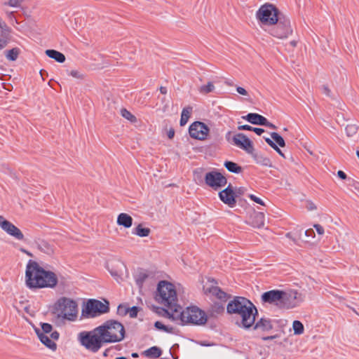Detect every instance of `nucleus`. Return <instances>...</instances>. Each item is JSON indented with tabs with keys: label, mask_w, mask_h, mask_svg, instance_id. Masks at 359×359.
I'll return each instance as SVG.
<instances>
[{
	"label": "nucleus",
	"mask_w": 359,
	"mask_h": 359,
	"mask_svg": "<svg viewBox=\"0 0 359 359\" xmlns=\"http://www.w3.org/2000/svg\"><path fill=\"white\" fill-rule=\"evenodd\" d=\"M169 276L164 272H158V308L168 313L177 306V296L175 285L165 280Z\"/></svg>",
	"instance_id": "nucleus-4"
},
{
	"label": "nucleus",
	"mask_w": 359,
	"mask_h": 359,
	"mask_svg": "<svg viewBox=\"0 0 359 359\" xmlns=\"http://www.w3.org/2000/svg\"><path fill=\"white\" fill-rule=\"evenodd\" d=\"M0 28L1 29V34H3L4 32H6L8 34V36H9L10 29L6 25V24L1 20V19H0Z\"/></svg>",
	"instance_id": "nucleus-44"
},
{
	"label": "nucleus",
	"mask_w": 359,
	"mask_h": 359,
	"mask_svg": "<svg viewBox=\"0 0 359 359\" xmlns=\"http://www.w3.org/2000/svg\"><path fill=\"white\" fill-rule=\"evenodd\" d=\"M283 292L282 290H273L266 292L262 295V301L264 303H269L273 304L278 308L282 307L283 300Z\"/></svg>",
	"instance_id": "nucleus-18"
},
{
	"label": "nucleus",
	"mask_w": 359,
	"mask_h": 359,
	"mask_svg": "<svg viewBox=\"0 0 359 359\" xmlns=\"http://www.w3.org/2000/svg\"><path fill=\"white\" fill-rule=\"evenodd\" d=\"M215 90V86L212 82H208L207 85L201 86L199 88V91L202 94H208L212 92Z\"/></svg>",
	"instance_id": "nucleus-36"
},
{
	"label": "nucleus",
	"mask_w": 359,
	"mask_h": 359,
	"mask_svg": "<svg viewBox=\"0 0 359 359\" xmlns=\"http://www.w3.org/2000/svg\"><path fill=\"white\" fill-rule=\"evenodd\" d=\"M278 337V335L276 334V335H272V336L262 337V339L264 341H268V340H272V339H276Z\"/></svg>",
	"instance_id": "nucleus-58"
},
{
	"label": "nucleus",
	"mask_w": 359,
	"mask_h": 359,
	"mask_svg": "<svg viewBox=\"0 0 359 359\" xmlns=\"http://www.w3.org/2000/svg\"><path fill=\"white\" fill-rule=\"evenodd\" d=\"M192 109L193 108L190 106L186 107L182 109L180 118V126H183L187 124L191 116Z\"/></svg>",
	"instance_id": "nucleus-27"
},
{
	"label": "nucleus",
	"mask_w": 359,
	"mask_h": 359,
	"mask_svg": "<svg viewBox=\"0 0 359 359\" xmlns=\"http://www.w3.org/2000/svg\"><path fill=\"white\" fill-rule=\"evenodd\" d=\"M97 328L105 344L121 341L125 337L123 325L116 320H107Z\"/></svg>",
	"instance_id": "nucleus-6"
},
{
	"label": "nucleus",
	"mask_w": 359,
	"mask_h": 359,
	"mask_svg": "<svg viewBox=\"0 0 359 359\" xmlns=\"http://www.w3.org/2000/svg\"><path fill=\"white\" fill-rule=\"evenodd\" d=\"M150 231V229L143 227V225L140 224L133 230V233L140 237H147L149 235Z\"/></svg>",
	"instance_id": "nucleus-28"
},
{
	"label": "nucleus",
	"mask_w": 359,
	"mask_h": 359,
	"mask_svg": "<svg viewBox=\"0 0 359 359\" xmlns=\"http://www.w3.org/2000/svg\"><path fill=\"white\" fill-rule=\"evenodd\" d=\"M224 166L231 172L240 173L242 172V168L232 161H226Z\"/></svg>",
	"instance_id": "nucleus-32"
},
{
	"label": "nucleus",
	"mask_w": 359,
	"mask_h": 359,
	"mask_svg": "<svg viewBox=\"0 0 359 359\" xmlns=\"http://www.w3.org/2000/svg\"><path fill=\"white\" fill-rule=\"evenodd\" d=\"M69 74L77 79H83L85 78V75L79 70H71Z\"/></svg>",
	"instance_id": "nucleus-41"
},
{
	"label": "nucleus",
	"mask_w": 359,
	"mask_h": 359,
	"mask_svg": "<svg viewBox=\"0 0 359 359\" xmlns=\"http://www.w3.org/2000/svg\"><path fill=\"white\" fill-rule=\"evenodd\" d=\"M249 198L253 201L254 202L258 203V204H260L262 205H265V203L261 199L259 198V197L253 195V194H250L249 195Z\"/></svg>",
	"instance_id": "nucleus-45"
},
{
	"label": "nucleus",
	"mask_w": 359,
	"mask_h": 359,
	"mask_svg": "<svg viewBox=\"0 0 359 359\" xmlns=\"http://www.w3.org/2000/svg\"><path fill=\"white\" fill-rule=\"evenodd\" d=\"M189 133L191 138L203 141L208 139L210 128L203 122L194 121L189 126Z\"/></svg>",
	"instance_id": "nucleus-13"
},
{
	"label": "nucleus",
	"mask_w": 359,
	"mask_h": 359,
	"mask_svg": "<svg viewBox=\"0 0 359 359\" xmlns=\"http://www.w3.org/2000/svg\"><path fill=\"white\" fill-rule=\"evenodd\" d=\"M305 236H307V237L314 238L315 237V233H314V231H313V230L312 229H309L306 230Z\"/></svg>",
	"instance_id": "nucleus-50"
},
{
	"label": "nucleus",
	"mask_w": 359,
	"mask_h": 359,
	"mask_svg": "<svg viewBox=\"0 0 359 359\" xmlns=\"http://www.w3.org/2000/svg\"><path fill=\"white\" fill-rule=\"evenodd\" d=\"M252 130L254 131L258 135H261L264 132V129L259 128H253L252 127Z\"/></svg>",
	"instance_id": "nucleus-57"
},
{
	"label": "nucleus",
	"mask_w": 359,
	"mask_h": 359,
	"mask_svg": "<svg viewBox=\"0 0 359 359\" xmlns=\"http://www.w3.org/2000/svg\"><path fill=\"white\" fill-rule=\"evenodd\" d=\"M253 157L257 163L264 166L271 167V162L269 158L257 154L253 155Z\"/></svg>",
	"instance_id": "nucleus-33"
},
{
	"label": "nucleus",
	"mask_w": 359,
	"mask_h": 359,
	"mask_svg": "<svg viewBox=\"0 0 359 359\" xmlns=\"http://www.w3.org/2000/svg\"><path fill=\"white\" fill-rule=\"evenodd\" d=\"M138 308L137 306H133L131 308H128V313L129 314L130 318H135L137 316Z\"/></svg>",
	"instance_id": "nucleus-43"
},
{
	"label": "nucleus",
	"mask_w": 359,
	"mask_h": 359,
	"mask_svg": "<svg viewBox=\"0 0 359 359\" xmlns=\"http://www.w3.org/2000/svg\"><path fill=\"white\" fill-rule=\"evenodd\" d=\"M228 313L235 315L236 324L245 329L251 327L255 321L257 310L255 305L245 297H236L226 306Z\"/></svg>",
	"instance_id": "nucleus-2"
},
{
	"label": "nucleus",
	"mask_w": 359,
	"mask_h": 359,
	"mask_svg": "<svg viewBox=\"0 0 359 359\" xmlns=\"http://www.w3.org/2000/svg\"><path fill=\"white\" fill-rule=\"evenodd\" d=\"M271 137L280 147H284L285 146L284 139L278 133L273 132L271 133Z\"/></svg>",
	"instance_id": "nucleus-37"
},
{
	"label": "nucleus",
	"mask_w": 359,
	"mask_h": 359,
	"mask_svg": "<svg viewBox=\"0 0 359 359\" xmlns=\"http://www.w3.org/2000/svg\"><path fill=\"white\" fill-rule=\"evenodd\" d=\"M54 313L60 319L70 322L76 321L79 313L78 304L70 298L61 297L54 305Z\"/></svg>",
	"instance_id": "nucleus-5"
},
{
	"label": "nucleus",
	"mask_w": 359,
	"mask_h": 359,
	"mask_svg": "<svg viewBox=\"0 0 359 359\" xmlns=\"http://www.w3.org/2000/svg\"><path fill=\"white\" fill-rule=\"evenodd\" d=\"M273 149L278 154H280L281 156H283V158H285V155L281 151V150L278 147V146L276 145L275 147V148H273Z\"/></svg>",
	"instance_id": "nucleus-60"
},
{
	"label": "nucleus",
	"mask_w": 359,
	"mask_h": 359,
	"mask_svg": "<svg viewBox=\"0 0 359 359\" xmlns=\"http://www.w3.org/2000/svg\"><path fill=\"white\" fill-rule=\"evenodd\" d=\"M292 330L294 335H302L304 333V326L299 320L292 322Z\"/></svg>",
	"instance_id": "nucleus-31"
},
{
	"label": "nucleus",
	"mask_w": 359,
	"mask_h": 359,
	"mask_svg": "<svg viewBox=\"0 0 359 359\" xmlns=\"http://www.w3.org/2000/svg\"><path fill=\"white\" fill-rule=\"evenodd\" d=\"M1 37H0V50L7 46L10 40V36H8V34L6 32H3V34H1Z\"/></svg>",
	"instance_id": "nucleus-39"
},
{
	"label": "nucleus",
	"mask_w": 359,
	"mask_h": 359,
	"mask_svg": "<svg viewBox=\"0 0 359 359\" xmlns=\"http://www.w3.org/2000/svg\"><path fill=\"white\" fill-rule=\"evenodd\" d=\"M24 0H8L4 3V6H8L13 8H19L21 6L22 3Z\"/></svg>",
	"instance_id": "nucleus-40"
},
{
	"label": "nucleus",
	"mask_w": 359,
	"mask_h": 359,
	"mask_svg": "<svg viewBox=\"0 0 359 359\" xmlns=\"http://www.w3.org/2000/svg\"><path fill=\"white\" fill-rule=\"evenodd\" d=\"M265 141L273 149L275 148V147L277 145L269 137H266Z\"/></svg>",
	"instance_id": "nucleus-52"
},
{
	"label": "nucleus",
	"mask_w": 359,
	"mask_h": 359,
	"mask_svg": "<svg viewBox=\"0 0 359 359\" xmlns=\"http://www.w3.org/2000/svg\"><path fill=\"white\" fill-rule=\"evenodd\" d=\"M306 209L309 211H313L316 210L317 209V207L312 201H307Z\"/></svg>",
	"instance_id": "nucleus-49"
},
{
	"label": "nucleus",
	"mask_w": 359,
	"mask_h": 359,
	"mask_svg": "<svg viewBox=\"0 0 359 359\" xmlns=\"http://www.w3.org/2000/svg\"><path fill=\"white\" fill-rule=\"evenodd\" d=\"M159 91H160L161 94H162L163 96L164 95H169L168 94V88L165 86H161L159 88Z\"/></svg>",
	"instance_id": "nucleus-55"
},
{
	"label": "nucleus",
	"mask_w": 359,
	"mask_h": 359,
	"mask_svg": "<svg viewBox=\"0 0 359 359\" xmlns=\"http://www.w3.org/2000/svg\"><path fill=\"white\" fill-rule=\"evenodd\" d=\"M35 332L40 339L47 348L52 351L57 349L55 341L58 340L60 334L57 331L53 330V326L49 323H42L41 328H36Z\"/></svg>",
	"instance_id": "nucleus-8"
},
{
	"label": "nucleus",
	"mask_w": 359,
	"mask_h": 359,
	"mask_svg": "<svg viewBox=\"0 0 359 359\" xmlns=\"http://www.w3.org/2000/svg\"><path fill=\"white\" fill-rule=\"evenodd\" d=\"M214 280L210 281L209 285H204L203 290L205 294L212 296L222 302H226L228 299L227 294L222 291L219 287L214 285Z\"/></svg>",
	"instance_id": "nucleus-19"
},
{
	"label": "nucleus",
	"mask_w": 359,
	"mask_h": 359,
	"mask_svg": "<svg viewBox=\"0 0 359 359\" xmlns=\"http://www.w3.org/2000/svg\"><path fill=\"white\" fill-rule=\"evenodd\" d=\"M264 122L265 123H263L262 126L269 127V128H272V129H276V126L275 125H273V123L269 122L266 118L265 119Z\"/></svg>",
	"instance_id": "nucleus-54"
},
{
	"label": "nucleus",
	"mask_w": 359,
	"mask_h": 359,
	"mask_svg": "<svg viewBox=\"0 0 359 359\" xmlns=\"http://www.w3.org/2000/svg\"><path fill=\"white\" fill-rule=\"evenodd\" d=\"M133 218L127 213H120L116 219V223L118 226H123L126 229H129L133 225Z\"/></svg>",
	"instance_id": "nucleus-23"
},
{
	"label": "nucleus",
	"mask_w": 359,
	"mask_h": 359,
	"mask_svg": "<svg viewBox=\"0 0 359 359\" xmlns=\"http://www.w3.org/2000/svg\"><path fill=\"white\" fill-rule=\"evenodd\" d=\"M313 227L316 229V231H317L318 234H319V235L324 234V233H325L324 228L320 224H316L313 225Z\"/></svg>",
	"instance_id": "nucleus-47"
},
{
	"label": "nucleus",
	"mask_w": 359,
	"mask_h": 359,
	"mask_svg": "<svg viewBox=\"0 0 359 359\" xmlns=\"http://www.w3.org/2000/svg\"><path fill=\"white\" fill-rule=\"evenodd\" d=\"M121 114L123 118H126L127 120L130 121L132 123H135L137 121L136 117L126 109H121Z\"/></svg>",
	"instance_id": "nucleus-38"
},
{
	"label": "nucleus",
	"mask_w": 359,
	"mask_h": 359,
	"mask_svg": "<svg viewBox=\"0 0 359 359\" xmlns=\"http://www.w3.org/2000/svg\"><path fill=\"white\" fill-rule=\"evenodd\" d=\"M135 281L140 287H154L156 285V277L155 271L147 270L140 271L135 277Z\"/></svg>",
	"instance_id": "nucleus-15"
},
{
	"label": "nucleus",
	"mask_w": 359,
	"mask_h": 359,
	"mask_svg": "<svg viewBox=\"0 0 359 359\" xmlns=\"http://www.w3.org/2000/svg\"><path fill=\"white\" fill-rule=\"evenodd\" d=\"M233 144L243 149L248 154L253 155L254 146L252 142L243 133H238L232 138Z\"/></svg>",
	"instance_id": "nucleus-17"
},
{
	"label": "nucleus",
	"mask_w": 359,
	"mask_h": 359,
	"mask_svg": "<svg viewBox=\"0 0 359 359\" xmlns=\"http://www.w3.org/2000/svg\"><path fill=\"white\" fill-rule=\"evenodd\" d=\"M147 306L154 313H157V306L151 302V300H147L146 302Z\"/></svg>",
	"instance_id": "nucleus-48"
},
{
	"label": "nucleus",
	"mask_w": 359,
	"mask_h": 359,
	"mask_svg": "<svg viewBox=\"0 0 359 359\" xmlns=\"http://www.w3.org/2000/svg\"><path fill=\"white\" fill-rule=\"evenodd\" d=\"M273 329V324L269 318H261L255 325L254 330L259 333L267 332Z\"/></svg>",
	"instance_id": "nucleus-21"
},
{
	"label": "nucleus",
	"mask_w": 359,
	"mask_h": 359,
	"mask_svg": "<svg viewBox=\"0 0 359 359\" xmlns=\"http://www.w3.org/2000/svg\"><path fill=\"white\" fill-rule=\"evenodd\" d=\"M205 182L207 186L215 191H217L225 187L227 184V179L224 175L217 170H212L205 174Z\"/></svg>",
	"instance_id": "nucleus-12"
},
{
	"label": "nucleus",
	"mask_w": 359,
	"mask_h": 359,
	"mask_svg": "<svg viewBox=\"0 0 359 359\" xmlns=\"http://www.w3.org/2000/svg\"><path fill=\"white\" fill-rule=\"evenodd\" d=\"M345 132L347 137L356 138L359 136V126L355 123L348 124L345 128Z\"/></svg>",
	"instance_id": "nucleus-25"
},
{
	"label": "nucleus",
	"mask_w": 359,
	"mask_h": 359,
	"mask_svg": "<svg viewBox=\"0 0 359 359\" xmlns=\"http://www.w3.org/2000/svg\"><path fill=\"white\" fill-rule=\"evenodd\" d=\"M278 13L276 6L266 3L257 11L256 18L263 25H273L278 21Z\"/></svg>",
	"instance_id": "nucleus-9"
},
{
	"label": "nucleus",
	"mask_w": 359,
	"mask_h": 359,
	"mask_svg": "<svg viewBox=\"0 0 359 359\" xmlns=\"http://www.w3.org/2000/svg\"><path fill=\"white\" fill-rule=\"evenodd\" d=\"M20 250L22 252H23V253H25V254L27 255L29 257H33L32 253H31L30 252L27 251V250H25V249H24V248H20Z\"/></svg>",
	"instance_id": "nucleus-61"
},
{
	"label": "nucleus",
	"mask_w": 359,
	"mask_h": 359,
	"mask_svg": "<svg viewBox=\"0 0 359 359\" xmlns=\"http://www.w3.org/2000/svg\"><path fill=\"white\" fill-rule=\"evenodd\" d=\"M153 300L155 302L157 301V290L153 292Z\"/></svg>",
	"instance_id": "nucleus-63"
},
{
	"label": "nucleus",
	"mask_w": 359,
	"mask_h": 359,
	"mask_svg": "<svg viewBox=\"0 0 359 359\" xmlns=\"http://www.w3.org/2000/svg\"><path fill=\"white\" fill-rule=\"evenodd\" d=\"M290 44L294 48L297 45V41L296 40H292L290 42Z\"/></svg>",
	"instance_id": "nucleus-62"
},
{
	"label": "nucleus",
	"mask_w": 359,
	"mask_h": 359,
	"mask_svg": "<svg viewBox=\"0 0 359 359\" xmlns=\"http://www.w3.org/2000/svg\"><path fill=\"white\" fill-rule=\"evenodd\" d=\"M236 91L239 94H241L242 95H248L247 90L245 88H242V87H237L236 88Z\"/></svg>",
	"instance_id": "nucleus-53"
},
{
	"label": "nucleus",
	"mask_w": 359,
	"mask_h": 359,
	"mask_svg": "<svg viewBox=\"0 0 359 359\" xmlns=\"http://www.w3.org/2000/svg\"><path fill=\"white\" fill-rule=\"evenodd\" d=\"M219 196L220 200L229 207L232 208L236 205V194L231 184H229L226 189L219 191Z\"/></svg>",
	"instance_id": "nucleus-20"
},
{
	"label": "nucleus",
	"mask_w": 359,
	"mask_h": 359,
	"mask_svg": "<svg viewBox=\"0 0 359 359\" xmlns=\"http://www.w3.org/2000/svg\"><path fill=\"white\" fill-rule=\"evenodd\" d=\"M265 216L263 212H254L250 217L248 224L254 228L260 229L264 226Z\"/></svg>",
	"instance_id": "nucleus-22"
},
{
	"label": "nucleus",
	"mask_w": 359,
	"mask_h": 359,
	"mask_svg": "<svg viewBox=\"0 0 359 359\" xmlns=\"http://www.w3.org/2000/svg\"><path fill=\"white\" fill-rule=\"evenodd\" d=\"M238 129L241 130H252V127L249 125H242V126H239L238 127Z\"/></svg>",
	"instance_id": "nucleus-51"
},
{
	"label": "nucleus",
	"mask_w": 359,
	"mask_h": 359,
	"mask_svg": "<svg viewBox=\"0 0 359 359\" xmlns=\"http://www.w3.org/2000/svg\"><path fill=\"white\" fill-rule=\"evenodd\" d=\"M78 340L86 349L93 353L97 352L105 344L97 327L91 331L80 332L78 334Z\"/></svg>",
	"instance_id": "nucleus-7"
},
{
	"label": "nucleus",
	"mask_w": 359,
	"mask_h": 359,
	"mask_svg": "<svg viewBox=\"0 0 359 359\" xmlns=\"http://www.w3.org/2000/svg\"><path fill=\"white\" fill-rule=\"evenodd\" d=\"M39 249L41 252L46 253L48 255H51L54 253V248L53 247V245H51L50 243H48L46 241L41 242L39 244Z\"/></svg>",
	"instance_id": "nucleus-30"
},
{
	"label": "nucleus",
	"mask_w": 359,
	"mask_h": 359,
	"mask_svg": "<svg viewBox=\"0 0 359 359\" xmlns=\"http://www.w3.org/2000/svg\"><path fill=\"white\" fill-rule=\"evenodd\" d=\"M303 301L302 294L295 290L283 292V300L281 309H293L297 306Z\"/></svg>",
	"instance_id": "nucleus-14"
},
{
	"label": "nucleus",
	"mask_w": 359,
	"mask_h": 359,
	"mask_svg": "<svg viewBox=\"0 0 359 359\" xmlns=\"http://www.w3.org/2000/svg\"><path fill=\"white\" fill-rule=\"evenodd\" d=\"M25 283L29 288L54 287L57 283L55 273L46 271L32 259L29 260L25 271Z\"/></svg>",
	"instance_id": "nucleus-3"
},
{
	"label": "nucleus",
	"mask_w": 359,
	"mask_h": 359,
	"mask_svg": "<svg viewBox=\"0 0 359 359\" xmlns=\"http://www.w3.org/2000/svg\"><path fill=\"white\" fill-rule=\"evenodd\" d=\"M337 175L339 178H341V180H346L347 178V175H346V173L342 171V170H339L337 172Z\"/></svg>",
	"instance_id": "nucleus-56"
},
{
	"label": "nucleus",
	"mask_w": 359,
	"mask_h": 359,
	"mask_svg": "<svg viewBox=\"0 0 359 359\" xmlns=\"http://www.w3.org/2000/svg\"><path fill=\"white\" fill-rule=\"evenodd\" d=\"M158 318L167 321L181 324L204 325L207 322L205 313L196 306H187L182 309L179 304L168 313L167 311H160Z\"/></svg>",
	"instance_id": "nucleus-1"
},
{
	"label": "nucleus",
	"mask_w": 359,
	"mask_h": 359,
	"mask_svg": "<svg viewBox=\"0 0 359 359\" xmlns=\"http://www.w3.org/2000/svg\"><path fill=\"white\" fill-rule=\"evenodd\" d=\"M158 330H163L167 332H172L173 327L168 325H164L162 321L158 320Z\"/></svg>",
	"instance_id": "nucleus-42"
},
{
	"label": "nucleus",
	"mask_w": 359,
	"mask_h": 359,
	"mask_svg": "<svg viewBox=\"0 0 359 359\" xmlns=\"http://www.w3.org/2000/svg\"><path fill=\"white\" fill-rule=\"evenodd\" d=\"M269 32L270 34L278 39H286L293 33L290 19L285 18H278V21Z\"/></svg>",
	"instance_id": "nucleus-11"
},
{
	"label": "nucleus",
	"mask_w": 359,
	"mask_h": 359,
	"mask_svg": "<svg viewBox=\"0 0 359 359\" xmlns=\"http://www.w3.org/2000/svg\"><path fill=\"white\" fill-rule=\"evenodd\" d=\"M175 135V130L172 128H170L168 133V137L169 139L173 138Z\"/></svg>",
	"instance_id": "nucleus-59"
},
{
	"label": "nucleus",
	"mask_w": 359,
	"mask_h": 359,
	"mask_svg": "<svg viewBox=\"0 0 359 359\" xmlns=\"http://www.w3.org/2000/svg\"><path fill=\"white\" fill-rule=\"evenodd\" d=\"M20 53V50L18 48H13L11 50H6L4 55L6 59L9 61H15Z\"/></svg>",
	"instance_id": "nucleus-29"
},
{
	"label": "nucleus",
	"mask_w": 359,
	"mask_h": 359,
	"mask_svg": "<svg viewBox=\"0 0 359 359\" xmlns=\"http://www.w3.org/2000/svg\"><path fill=\"white\" fill-rule=\"evenodd\" d=\"M243 118L246 119L248 121L252 124H257L262 126L264 123L266 119L265 117L255 113H250L245 116H243Z\"/></svg>",
	"instance_id": "nucleus-24"
},
{
	"label": "nucleus",
	"mask_w": 359,
	"mask_h": 359,
	"mask_svg": "<svg viewBox=\"0 0 359 359\" xmlns=\"http://www.w3.org/2000/svg\"><path fill=\"white\" fill-rule=\"evenodd\" d=\"M142 354L149 358H157V346H153L143 351Z\"/></svg>",
	"instance_id": "nucleus-35"
},
{
	"label": "nucleus",
	"mask_w": 359,
	"mask_h": 359,
	"mask_svg": "<svg viewBox=\"0 0 359 359\" xmlns=\"http://www.w3.org/2000/svg\"><path fill=\"white\" fill-rule=\"evenodd\" d=\"M0 227L15 239L25 241V236L21 230L1 215H0Z\"/></svg>",
	"instance_id": "nucleus-16"
},
{
	"label": "nucleus",
	"mask_w": 359,
	"mask_h": 359,
	"mask_svg": "<svg viewBox=\"0 0 359 359\" xmlns=\"http://www.w3.org/2000/svg\"><path fill=\"white\" fill-rule=\"evenodd\" d=\"M161 110L165 111L170 106L172 102V98L170 95H164L161 99Z\"/></svg>",
	"instance_id": "nucleus-34"
},
{
	"label": "nucleus",
	"mask_w": 359,
	"mask_h": 359,
	"mask_svg": "<svg viewBox=\"0 0 359 359\" xmlns=\"http://www.w3.org/2000/svg\"><path fill=\"white\" fill-rule=\"evenodd\" d=\"M128 308H127L126 306H123V305H119L118 307L117 311H118V314L124 316L128 313Z\"/></svg>",
	"instance_id": "nucleus-46"
},
{
	"label": "nucleus",
	"mask_w": 359,
	"mask_h": 359,
	"mask_svg": "<svg viewBox=\"0 0 359 359\" xmlns=\"http://www.w3.org/2000/svg\"><path fill=\"white\" fill-rule=\"evenodd\" d=\"M46 55L60 63H62L65 61V55L55 50H46Z\"/></svg>",
	"instance_id": "nucleus-26"
},
{
	"label": "nucleus",
	"mask_w": 359,
	"mask_h": 359,
	"mask_svg": "<svg viewBox=\"0 0 359 359\" xmlns=\"http://www.w3.org/2000/svg\"><path fill=\"white\" fill-rule=\"evenodd\" d=\"M116 359H128V358L126 357H123V356H121V357H117Z\"/></svg>",
	"instance_id": "nucleus-64"
},
{
	"label": "nucleus",
	"mask_w": 359,
	"mask_h": 359,
	"mask_svg": "<svg viewBox=\"0 0 359 359\" xmlns=\"http://www.w3.org/2000/svg\"><path fill=\"white\" fill-rule=\"evenodd\" d=\"M109 302H102L96 299H90L86 303L84 309H82L81 316L83 318H95L109 311Z\"/></svg>",
	"instance_id": "nucleus-10"
}]
</instances>
